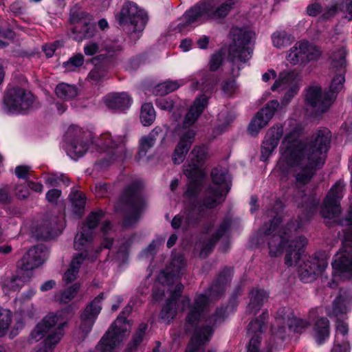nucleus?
Segmentation results:
<instances>
[{
  "mask_svg": "<svg viewBox=\"0 0 352 352\" xmlns=\"http://www.w3.org/2000/svg\"><path fill=\"white\" fill-rule=\"evenodd\" d=\"M96 195L98 197H106L108 196V185L105 183H98L94 190Z\"/></svg>",
  "mask_w": 352,
  "mask_h": 352,
  "instance_id": "nucleus-61",
  "label": "nucleus"
},
{
  "mask_svg": "<svg viewBox=\"0 0 352 352\" xmlns=\"http://www.w3.org/2000/svg\"><path fill=\"white\" fill-rule=\"evenodd\" d=\"M338 71L340 73L333 78L330 87V92H329L330 94H333V96L334 94L342 90L344 82V74L345 70Z\"/></svg>",
  "mask_w": 352,
  "mask_h": 352,
  "instance_id": "nucleus-50",
  "label": "nucleus"
},
{
  "mask_svg": "<svg viewBox=\"0 0 352 352\" xmlns=\"http://www.w3.org/2000/svg\"><path fill=\"white\" fill-rule=\"evenodd\" d=\"M155 104L157 107L162 110L170 111L173 108V101L170 98H158L156 100Z\"/></svg>",
  "mask_w": 352,
  "mask_h": 352,
  "instance_id": "nucleus-58",
  "label": "nucleus"
},
{
  "mask_svg": "<svg viewBox=\"0 0 352 352\" xmlns=\"http://www.w3.org/2000/svg\"><path fill=\"white\" fill-rule=\"evenodd\" d=\"M185 83L186 81L184 79L179 80H166L162 83L159 84L156 87V92L160 95L168 94L177 90Z\"/></svg>",
  "mask_w": 352,
  "mask_h": 352,
  "instance_id": "nucleus-41",
  "label": "nucleus"
},
{
  "mask_svg": "<svg viewBox=\"0 0 352 352\" xmlns=\"http://www.w3.org/2000/svg\"><path fill=\"white\" fill-rule=\"evenodd\" d=\"M230 35L232 43L229 48V57L233 64L236 65V70L232 68V74L237 76L241 69L238 63H245L252 57V48L250 47V43L254 38V34L247 29L234 27L232 28Z\"/></svg>",
  "mask_w": 352,
  "mask_h": 352,
  "instance_id": "nucleus-10",
  "label": "nucleus"
},
{
  "mask_svg": "<svg viewBox=\"0 0 352 352\" xmlns=\"http://www.w3.org/2000/svg\"><path fill=\"white\" fill-rule=\"evenodd\" d=\"M303 200L305 201V205L307 208H309V212L313 213L315 212L317 206L318 205L319 201L313 197L304 196L302 197Z\"/></svg>",
  "mask_w": 352,
  "mask_h": 352,
  "instance_id": "nucleus-63",
  "label": "nucleus"
},
{
  "mask_svg": "<svg viewBox=\"0 0 352 352\" xmlns=\"http://www.w3.org/2000/svg\"><path fill=\"white\" fill-rule=\"evenodd\" d=\"M162 133V128L160 126H156L151 131L148 135L144 136L140 139V150L137 156L138 160L146 156L148 150L153 146L155 143L157 137Z\"/></svg>",
  "mask_w": 352,
  "mask_h": 352,
  "instance_id": "nucleus-38",
  "label": "nucleus"
},
{
  "mask_svg": "<svg viewBox=\"0 0 352 352\" xmlns=\"http://www.w3.org/2000/svg\"><path fill=\"white\" fill-rule=\"evenodd\" d=\"M116 19L123 30L135 40L140 38L148 21L147 12L131 1L122 6Z\"/></svg>",
  "mask_w": 352,
  "mask_h": 352,
  "instance_id": "nucleus-8",
  "label": "nucleus"
},
{
  "mask_svg": "<svg viewBox=\"0 0 352 352\" xmlns=\"http://www.w3.org/2000/svg\"><path fill=\"white\" fill-rule=\"evenodd\" d=\"M47 250L43 245L30 248L21 260V267L23 270H32L40 266L47 258Z\"/></svg>",
  "mask_w": 352,
  "mask_h": 352,
  "instance_id": "nucleus-27",
  "label": "nucleus"
},
{
  "mask_svg": "<svg viewBox=\"0 0 352 352\" xmlns=\"http://www.w3.org/2000/svg\"><path fill=\"white\" fill-rule=\"evenodd\" d=\"M60 45V43L58 41H56L53 43L45 45L43 47V50L45 52L47 57H52L54 52L56 51L58 46Z\"/></svg>",
  "mask_w": 352,
  "mask_h": 352,
  "instance_id": "nucleus-62",
  "label": "nucleus"
},
{
  "mask_svg": "<svg viewBox=\"0 0 352 352\" xmlns=\"http://www.w3.org/2000/svg\"><path fill=\"white\" fill-rule=\"evenodd\" d=\"M155 119V111L151 103L142 104L140 120L144 126H150Z\"/></svg>",
  "mask_w": 352,
  "mask_h": 352,
  "instance_id": "nucleus-43",
  "label": "nucleus"
},
{
  "mask_svg": "<svg viewBox=\"0 0 352 352\" xmlns=\"http://www.w3.org/2000/svg\"><path fill=\"white\" fill-rule=\"evenodd\" d=\"M283 133L282 125L276 124L267 130L261 145V160L266 161L271 156L278 145Z\"/></svg>",
  "mask_w": 352,
  "mask_h": 352,
  "instance_id": "nucleus-25",
  "label": "nucleus"
},
{
  "mask_svg": "<svg viewBox=\"0 0 352 352\" xmlns=\"http://www.w3.org/2000/svg\"><path fill=\"white\" fill-rule=\"evenodd\" d=\"M288 125L276 169L283 175L292 173L298 185H305L324 163L330 131L327 129L318 130L307 142L300 138L302 129L296 120H289Z\"/></svg>",
  "mask_w": 352,
  "mask_h": 352,
  "instance_id": "nucleus-1",
  "label": "nucleus"
},
{
  "mask_svg": "<svg viewBox=\"0 0 352 352\" xmlns=\"http://www.w3.org/2000/svg\"><path fill=\"white\" fill-rule=\"evenodd\" d=\"M223 59V56L221 53L218 52V53L214 54L212 56L210 62V70H212V71L217 70L220 67V66L222 63Z\"/></svg>",
  "mask_w": 352,
  "mask_h": 352,
  "instance_id": "nucleus-60",
  "label": "nucleus"
},
{
  "mask_svg": "<svg viewBox=\"0 0 352 352\" xmlns=\"http://www.w3.org/2000/svg\"><path fill=\"white\" fill-rule=\"evenodd\" d=\"M104 218V212L102 210L91 212L86 221L81 226L74 239V248L76 250H84L81 253H86L87 248L91 243L94 236V230L98 223Z\"/></svg>",
  "mask_w": 352,
  "mask_h": 352,
  "instance_id": "nucleus-16",
  "label": "nucleus"
},
{
  "mask_svg": "<svg viewBox=\"0 0 352 352\" xmlns=\"http://www.w3.org/2000/svg\"><path fill=\"white\" fill-rule=\"evenodd\" d=\"M232 0H204L198 2L182 16L178 28L180 30L188 26L198 25L209 20L221 21L233 8Z\"/></svg>",
  "mask_w": 352,
  "mask_h": 352,
  "instance_id": "nucleus-5",
  "label": "nucleus"
},
{
  "mask_svg": "<svg viewBox=\"0 0 352 352\" xmlns=\"http://www.w3.org/2000/svg\"><path fill=\"white\" fill-rule=\"evenodd\" d=\"M93 143L100 152H107L109 147V134L104 133L97 138Z\"/></svg>",
  "mask_w": 352,
  "mask_h": 352,
  "instance_id": "nucleus-51",
  "label": "nucleus"
},
{
  "mask_svg": "<svg viewBox=\"0 0 352 352\" xmlns=\"http://www.w3.org/2000/svg\"><path fill=\"white\" fill-rule=\"evenodd\" d=\"M331 352H351L349 340H335Z\"/></svg>",
  "mask_w": 352,
  "mask_h": 352,
  "instance_id": "nucleus-54",
  "label": "nucleus"
},
{
  "mask_svg": "<svg viewBox=\"0 0 352 352\" xmlns=\"http://www.w3.org/2000/svg\"><path fill=\"white\" fill-rule=\"evenodd\" d=\"M190 162L185 166L184 173L190 179L186 197L189 199L195 198L205 179L206 173L204 164L208 158V148L205 146H197L190 153Z\"/></svg>",
  "mask_w": 352,
  "mask_h": 352,
  "instance_id": "nucleus-7",
  "label": "nucleus"
},
{
  "mask_svg": "<svg viewBox=\"0 0 352 352\" xmlns=\"http://www.w3.org/2000/svg\"><path fill=\"white\" fill-rule=\"evenodd\" d=\"M34 101L30 92L18 87L10 89L4 96L3 109L8 113H22L32 107Z\"/></svg>",
  "mask_w": 352,
  "mask_h": 352,
  "instance_id": "nucleus-14",
  "label": "nucleus"
},
{
  "mask_svg": "<svg viewBox=\"0 0 352 352\" xmlns=\"http://www.w3.org/2000/svg\"><path fill=\"white\" fill-rule=\"evenodd\" d=\"M345 222L347 228L344 230L343 248L335 255L332 262L334 279L352 278V206Z\"/></svg>",
  "mask_w": 352,
  "mask_h": 352,
  "instance_id": "nucleus-9",
  "label": "nucleus"
},
{
  "mask_svg": "<svg viewBox=\"0 0 352 352\" xmlns=\"http://www.w3.org/2000/svg\"><path fill=\"white\" fill-rule=\"evenodd\" d=\"M186 263L183 255L175 254L168 266L159 276V281L162 285H167L170 291V298L163 306L160 314L162 322L169 324L177 316L178 310L177 300L181 296L184 285L179 282L183 274Z\"/></svg>",
  "mask_w": 352,
  "mask_h": 352,
  "instance_id": "nucleus-4",
  "label": "nucleus"
},
{
  "mask_svg": "<svg viewBox=\"0 0 352 352\" xmlns=\"http://www.w3.org/2000/svg\"><path fill=\"white\" fill-rule=\"evenodd\" d=\"M232 270L225 269L214 285L206 292L197 294L192 302L188 297L182 300V310L187 308L184 328L186 332L194 331L186 352H204L215 326L223 322L226 308H217L210 313V306L214 300L219 297L225 290V285L230 280Z\"/></svg>",
  "mask_w": 352,
  "mask_h": 352,
  "instance_id": "nucleus-2",
  "label": "nucleus"
},
{
  "mask_svg": "<svg viewBox=\"0 0 352 352\" xmlns=\"http://www.w3.org/2000/svg\"><path fill=\"white\" fill-rule=\"evenodd\" d=\"M230 226V221L225 219L219 226L215 234H212V226L209 225L206 228L204 241L202 243L200 251L201 256L206 257L211 251L217 241L226 234Z\"/></svg>",
  "mask_w": 352,
  "mask_h": 352,
  "instance_id": "nucleus-26",
  "label": "nucleus"
},
{
  "mask_svg": "<svg viewBox=\"0 0 352 352\" xmlns=\"http://www.w3.org/2000/svg\"><path fill=\"white\" fill-rule=\"evenodd\" d=\"M211 177L213 184L217 186L208 188L202 206L198 209L200 212H204V208L210 210L221 204L230 189V177L226 170L214 168Z\"/></svg>",
  "mask_w": 352,
  "mask_h": 352,
  "instance_id": "nucleus-11",
  "label": "nucleus"
},
{
  "mask_svg": "<svg viewBox=\"0 0 352 352\" xmlns=\"http://www.w3.org/2000/svg\"><path fill=\"white\" fill-rule=\"evenodd\" d=\"M110 331L107 330L96 346L98 352H110Z\"/></svg>",
  "mask_w": 352,
  "mask_h": 352,
  "instance_id": "nucleus-53",
  "label": "nucleus"
},
{
  "mask_svg": "<svg viewBox=\"0 0 352 352\" xmlns=\"http://www.w3.org/2000/svg\"><path fill=\"white\" fill-rule=\"evenodd\" d=\"M309 325L307 320L296 318L290 309L283 307L278 311L271 331L274 336L283 339L287 326L294 332L300 333Z\"/></svg>",
  "mask_w": 352,
  "mask_h": 352,
  "instance_id": "nucleus-13",
  "label": "nucleus"
},
{
  "mask_svg": "<svg viewBox=\"0 0 352 352\" xmlns=\"http://www.w3.org/2000/svg\"><path fill=\"white\" fill-rule=\"evenodd\" d=\"M274 213L275 212L271 211L270 215L273 217ZM282 217L279 212H276V216L270 226L265 224L261 228V232L268 236L270 256H278L282 254L283 250H285V263L289 267L296 265L300 261L307 239L305 236H296V232L300 227V223L291 221L282 226Z\"/></svg>",
  "mask_w": 352,
  "mask_h": 352,
  "instance_id": "nucleus-3",
  "label": "nucleus"
},
{
  "mask_svg": "<svg viewBox=\"0 0 352 352\" xmlns=\"http://www.w3.org/2000/svg\"><path fill=\"white\" fill-rule=\"evenodd\" d=\"M67 153L74 160H78L87 151L89 146L86 133L82 129L76 126H71L68 131Z\"/></svg>",
  "mask_w": 352,
  "mask_h": 352,
  "instance_id": "nucleus-17",
  "label": "nucleus"
},
{
  "mask_svg": "<svg viewBox=\"0 0 352 352\" xmlns=\"http://www.w3.org/2000/svg\"><path fill=\"white\" fill-rule=\"evenodd\" d=\"M141 183L135 182L124 191L121 201L124 212L123 226L131 227L139 219L144 206V201L140 195Z\"/></svg>",
  "mask_w": 352,
  "mask_h": 352,
  "instance_id": "nucleus-12",
  "label": "nucleus"
},
{
  "mask_svg": "<svg viewBox=\"0 0 352 352\" xmlns=\"http://www.w3.org/2000/svg\"><path fill=\"white\" fill-rule=\"evenodd\" d=\"M322 51L318 46L307 41L296 42L290 48L287 55V60L292 65L307 63L317 60L321 56Z\"/></svg>",
  "mask_w": 352,
  "mask_h": 352,
  "instance_id": "nucleus-15",
  "label": "nucleus"
},
{
  "mask_svg": "<svg viewBox=\"0 0 352 352\" xmlns=\"http://www.w3.org/2000/svg\"><path fill=\"white\" fill-rule=\"evenodd\" d=\"M146 329L147 324L145 323H141L139 325L138 329L133 335L132 341L129 344L126 352H134V350L142 342Z\"/></svg>",
  "mask_w": 352,
  "mask_h": 352,
  "instance_id": "nucleus-45",
  "label": "nucleus"
},
{
  "mask_svg": "<svg viewBox=\"0 0 352 352\" xmlns=\"http://www.w3.org/2000/svg\"><path fill=\"white\" fill-rule=\"evenodd\" d=\"M328 266L324 258L309 257L302 264L299 265V277L304 283H310L321 275Z\"/></svg>",
  "mask_w": 352,
  "mask_h": 352,
  "instance_id": "nucleus-20",
  "label": "nucleus"
},
{
  "mask_svg": "<svg viewBox=\"0 0 352 352\" xmlns=\"http://www.w3.org/2000/svg\"><path fill=\"white\" fill-rule=\"evenodd\" d=\"M349 331L348 324L343 320H338L336 322V333L335 340H348L346 336Z\"/></svg>",
  "mask_w": 352,
  "mask_h": 352,
  "instance_id": "nucleus-52",
  "label": "nucleus"
},
{
  "mask_svg": "<svg viewBox=\"0 0 352 352\" xmlns=\"http://www.w3.org/2000/svg\"><path fill=\"white\" fill-rule=\"evenodd\" d=\"M208 100V97L204 94L200 95L195 100L184 120V125L186 127L190 126L197 121L207 107Z\"/></svg>",
  "mask_w": 352,
  "mask_h": 352,
  "instance_id": "nucleus-31",
  "label": "nucleus"
},
{
  "mask_svg": "<svg viewBox=\"0 0 352 352\" xmlns=\"http://www.w3.org/2000/svg\"><path fill=\"white\" fill-rule=\"evenodd\" d=\"M69 199L72 212L77 216L80 217L84 212L86 204L85 194L81 191L73 190L69 195Z\"/></svg>",
  "mask_w": 352,
  "mask_h": 352,
  "instance_id": "nucleus-39",
  "label": "nucleus"
},
{
  "mask_svg": "<svg viewBox=\"0 0 352 352\" xmlns=\"http://www.w3.org/2000/svg\"><path fill=\"white\" fill-rule=\"evenodd\" d=\"M271 89L272 91L287 90L282 100V104L287 105L292 98L297 94L299 89L294 72L290 71L280 72L278 78L275 81Z\"/></svg>",
  "mask_w": 352,
  "mask_h": 352,
  "instance_id": "nucleus-21",
  "label": "nucleus"
},
{
  "mask_svg": "<svg viewBox=\"0 0 352 352\" xmlns=\"http://www.w3.org/2000/svg\"><path fill=\"white\" fill-rule=\"evenodd\" d=\"M237 85L234 80H227L222 87L223 92L228 96H232L237 91Z\"/></svg>",
  "mask_w": 352,
  "mask_h": 352,
  "instance_id": "nucleus-59",
  "label": "nucleus"
},
{
  "mask_svg": "<svg viewBox=\"0 0 352 352\" xmlns=\"http://www.w3.org/2000/svg\"><path fill=\"white\" fill-rule=\"evenodd\" d=\"M202 206L201 204H192V206L188 208L186 212V216L184 217L181 214L176 215L172 222L171 226L174 229L182 227L184 229H187L190 226H194L199 222V221L206 217L208 214V209L204 208V212H200L198 209Z\"/></svg>",
  "mask_w": 352,
  "mask_h": 352,
  "instance_id": "nucleus-24",
  "label": "nucleus"
},
{
  "mask_svg": "<svg viewBox=\"0 0 352 352\" xmlns=\"http://www.w3.org/2000/svg\"><path fill=\"white\" fill-rule=\"evenodd\" d=\"M67 324L63 313H50L38 322L30 333V339L38 342L45 337L43 345H39L32 352H52L65 334Z\"/></svg>",
  "mask_w": 352,
  "mask_h": 352,
  "instance_id": "nucleus-6",
  "label": "nucleus"
},
{
  "mask_svg": "<svg viewBox=\"0 0 352 352\" xmlns=\"http://www.w3.org/2000/svg\"><path fill=\"white\" fill-rule=\"evenodd\" d=\"M195 133L192 129H186L182 131L179 141L173 154V160L175 164H179L184 161L195 140Z\"/></svg>",
  "mask_w": 352,
  "mask_h": 352,
  "instance_id": "nucleus-28",
  "label": "nucleus"
},
{
  "mask_svg": "<svg viewBox=\"0 0 352 352\" xmlns=\"http://www.w3.org/2000/svg\"><path fill=\"white\" fill-rule=\"evenodd\" d=\"M278 107L279 102L276 100H273L267 103L263 108L257 112L249 124L248 131L250 134L252 136H256L261 129L265 127L273 118Z\"/></svg>",
  "mask_w": 352,
  "mask_h": 352,
  "instance_id": "nucleus-22",
  "label": "nucleus"
},
{
  "mask_svg": "<svg viewBox=\"0 0 352 352\" xmlns=\"http://www.w3.org/2000/svg\"><path fill=\"white\" fill-rule=\"evenodd\" d=\"M103 294L98 295L87 306L81 315V322L79 329L82 336L85 337L91 329L92 326L102 309Z\"/></svg>",
  "mask_w": 352,
  "mask_h": 352,
  "instance_id": "nucleus-23",
  "label": "nucleus"
},
{
  "mask_svg": "<svg viewBox=\"0 0 352 352\" xmlns=\"http://www.w3.org/2000/svg\"><path fill=\"white\" fill-rule=\"evenodd\" d=\"M55 91L58 97L64 100L72 99L78 94L76 87L66 83L58 85Z\"/></svg>",
  "mask_w": 352,
  "mask_h": 352,
  "instance_id": "nucleus-42",
  "label": "nucleus"
},
{
  "mask_svg": "<svg viewBox=\"0 0 352 352\" xmlns=\"http://www.w3.org/2000/svg\"><path fill=\"white\" fill-rule=\"evenodd\" d=\"M11 312L5 309H0V336H4L11 322Z\"/></svg>",
  "mask_w": 352,
  "mask_h": 352,
  "instance_id": "nucleus-49",
  "label": "nucleus"
},
{
  "mask_svg": "<svg viewBox=\"0 0 352 352\" xmlns=\"http://www.w3.org/2000/svg\"><path fill=\"white\" fill-rule=\"evenodd\" d=\"M80 289L79 283H74L67 290L64 291L60 295L55 296V299L60 302L67 303L69 302L76 294Z\"/></svg>",
  "mask_w": 352,
  "mask_h": 352,
  "instance_id": "nucleus-48",
  "label": "nucleus"
},
{
  "mask_svg": "<svg viewBox=\"0 0 352 352\" xmlns=\"http://www.w3.org/2000/svg\"><path fill=\"white\" fill-rule=\"evenodd\" d=\"M109 231H110V224L109 221L105 220L104 223L101 226V234L103 237V241L102 242V245L105 248H109L110 247V240H109Z\"/></svg>",
  "mask_w": 352,
  "mask_h": 352,
  "instance_id": "nucleus-56",
  "label": "nucleus"
},
{
  "mask_svg": "<svg viewBox=\"0 0 352 352\" xmlns=\"http://www.w3.org/2000/svg\"><path fill=\"white\" fill-rule=\"evenodd\" d=\"M45 182L46 184L50 186H58L61 183L65 184H68L69 181L66 177H63V176H57L56 175H47L45 176Z\"/></svg>",
  "mask_w": 352,
  "mask_h": 352,
  "instance_id": "nucleus-55",
  "label": "nucleus"
},
{
  "mask_svg": "<svg viewBox=\"0 0 352 352\" xmlns=\"http://www.w3.org/2000/svg\"><path fill=\"white\" fill-rule=\"evenodd\" d=\"M131 311V307L126 306L124 307L122 314L118 317L111 327V345L116 344V342L121 340L124 334L130 329V324L126 320V317Z\"/></svg>",
  "mask_w": 352,
  "mask_h": 352,
  "instance_id": "nucleus-30",
  "label": "nucleus"
},
{
  "mask_svg": "<svg viewBox=\"0 0 352 352\" xmlns=\"http://www.w3.org/2000/svg\"><path fill=\"white\" fill-rule=\"evenodd\" d=\"M345 56L346 50L343 47L336 49L330 56L331 66L338 70H345Z\"/></svg>",
  "mask_w": 352,
  "mask_h": 352,
  "instance_id": "nucleus-40",
  "label": "nucleus"
},
{
  "mask_svg": "<svg viewBox=\"0 0 352 352\" xmlns=\"http://www.w3.org/2000/svg\"><path fill=\"white\" fill-rule=\"evenodd\" d=\"M132 102L131 98L124 92L111 94V112L116 113H125Z\"/></svg>",
  "mask_w": 352,
  "mask_h": 352,
  "instance_id": "nucleus-35",
  "label": "nucleus"
},
{
  "mask_svg": "<svg viewBox=\"0 0 352 352\" xmlns=\"http://www.w3.org/2000/svg\"><path fill=\"white\" fill-rule=\"evenodd\" d=\"M335 96L329 92L322 91L320 87L311 85L306 90L305 101L316 111L323 113L331 105Z\"/></svg>",
  "mask_w": 352,
  "mask_h": 352,
  "instance_id": "nucleus-19",
  "label": "nucleus"
},
{
  "mask_svg": "<svg viewBox=\"0 0 352 352\" xmlns=\"http://www.w3.org/2000/svg\"><path fill=\"white\" fill-rule=\"evenodd\" d=\"M16 303L21 305V307L15 313L14 330L11 332L14 336L17 333V331L22 329L25 326V319L26 318H32L36 311V308L32 304H21V300L16 301Z\"/></svg>",
  "mask_w": 352,
  "mask_h": 352,
  "instance_id": "nucleus-32",
  "label": "nucleus"
},
{
  "mask_svg": "<svg viewBox=\"0 0 352 352\" xmlns=\"http://www.w3.org/2000/svg\"><path fill=\"white\" fill-rule=\"evenodd\" d=\"M250 298L248 311L250 314H256L261 309L263 303L267 301L268 294L263 289H254L250 294Z\"/></svg>",
  "mask_w": 352,
  "mask_h": 352,
  "instance_id": "nucleus-37",
  "label": "nucleus"
},
{
  "mask_svg": "<svg viewBox=\"0 0 352 352\" xmlns=\"http://www.w3.org/2000/svg\"><path fill=\"white\" fill-rule=\"evenodd\" d=\"M344 187V183L338 181L330 189L322 209V214L324 218L332 219L340 213V201L343 197Z\"/></svg>",
  "mask_w": 352,
  "mask_h": 352,
  "instance_id": "nucleus-18",
  "label": "nucleus"
},
{
  "mask_svg": "<svg viewBox=\"0 0 352 352\" xmlns=\"http://www.w3.org/2000/svg\"><path fill=\"white\" fill-rule=\"evenodd\" d=\"M329 322L324 317L318 318L314 324V336L318 344H323L329 337Z\"/></svg>",
  "mask_w": 352,
  "mask_h": 352,
  "instance_id": "nucleus-36",
  "label": "nucleus"
},
{
  "mask_svg": "<svg viewBox=\"0 0 352 352\" xmlns=\"http://www.w3.org/2000/svg\"><path fill=\"white\" fill-rule=\"evenodd\" d=\"M218 82V79L217 77L214 76H208L204 81L202 82L203 84V90L206 92L212 91Z\"/></svg>",
  "mask_w": 352,
  "mask_h": 352,
  "instance_id": "nucleus-57",
  "label": "nucleus"
},
{
  "mask_svg": "<svg viewBox=\"0 0 352 352\" xmlns=\"http://www.w3.org/2000/svg\"><path fill=\"white\" fill-rule=\"evenodd\" d=\"M99 47L96 43L90 42L84 47V52L87 56H92L98 52Z\"/></svg>",
  "mask_w": 352,
  "mask_h": 352,
  "instance_id": "nucleus-64",
  "label": "nucleus"
},
{
  "mask_svg": "<svg viewBox=\"0 0 352 352\" xmlns=\"http://www.w3.org/2000/svg\"><path fill=\"white\" fill-rule=\"evenodd\" d=\"M87 258L86 253H79L74 256L69 268L63 276V280L66 283H70L75 280L78 277V274L80 266Z\"/></svg>",
  "mask_w": 352,
  "mask_h": 352,
  "instance_id": "nucleus-34",
  "label": "nucleus"
},
{
  "mask_svg": "<svg viewBox=\"0 0 352 352\" xmlns=\"http://www.w3.org/2000/svg\"><path fill=\"white\" fill-rule=\"evenodd\" d=\"M272 40L274 47L282 48L290 45L294 38L285 31H277L272 34Z\"/></svg>",
  "mask_w": 352,
  "mask_h": 352,
  "instance_id": "nucleus-44",
  "label": "nucleus"
},
{
  "mask_svg": "<svg viewBox=\"0 0 352 352\" xmlns=\"http://www.w3.org/2000/svg\"><path fill=\"white\" fill-rule=\"evenodd\" d=\"M84 63V57L81 54L72 56L67 61L63 63V67L67 72H75Z\"/></svg>",
  "mask_w": 352,
  "mask_h": 352,
  "instance_id": "nucleus-47",
  "label": "nucleus"
},
{
  "mask_svg": "<svg viewBox=\"0 0 352 352\" xmlns=\"http://www.w3.org/2000/svg\"><path fill=\"white\" fill-rule=\"evenodd\" d=\"M267 317V313L263 312L259 318L251 321L249 324L248 332L254 335L250 340L248 352H259L258 344L261 338L258 333H262L265 329V321Z\"/></svg>",
  "mask_w": 352,
  "mask_h": 352,
  "instance_id": "nucleus-29",
  "label": "nucleus"
},
{
  "mask_svg": "<svg viewBox=\"0 0 352 352\" xmlns=\"http://www.w3.org/2000/svg\"><path fill=\"white\" fill-rule=\"evenodd\" d=\"M36 236L38 239L48 240L59 234V228L52 227V223L41 226L36 231Z\"/></svg>",
  "mask_w": 352,
  "mask_h": 352,
  "instance_id": "nucleus-46",
  "label": "nucleus"
},
{
  "mask_svg": "<svg viewBox=\"0 0 352 352\" xmlns=\"http://www.w3.org/2000/svg\"><path fill=\"white\" fill-rule=\"evenodd\" d=\"M351 305V298L340 295L333 300L331 306L326 308V314L331 318L342 316L349 311Z\"/></svg>",
  "mask_w": 352,
  "mask_h": 352,
  "instance_id": "nucleus-33",
  "label": "nucleus"
}]
</instances>
